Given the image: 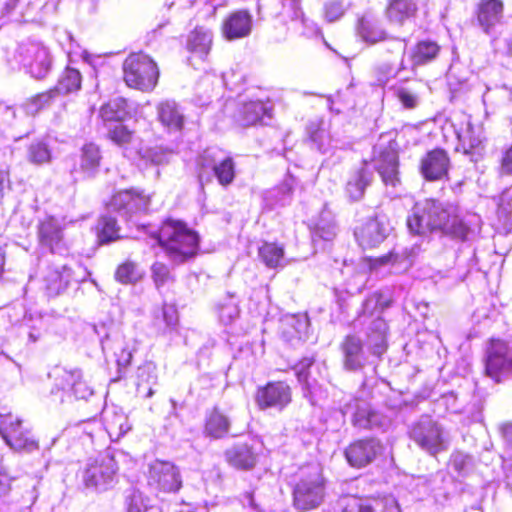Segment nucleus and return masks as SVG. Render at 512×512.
Here are the masks:
<instances>
[{
  "mask_svg": "<svg viewBox=\"0 0 512 512\" xmlns=\"http://www.w3.org/2000/svg\"><path fill=\"white\" fill-rule=\"evenodd\" d=\"M406 223L409 231L414 235L440 233L442 236L461 242L467 240L470 231L456 209L445 206L434 198L417 201Z\"/></svg>",
  "mask_w": 512,
  "mask_h": 512,
  "instance_id": "1",
  "label": "nucleus"
},
{
  "mask_svg": "<svg viewBox=\"0 0 512 512\" xmlns=\"http://www.w3.org/2000/svg\"><path fill=\"white\" fill-rule=\"evenodd\" d=\"M165 254L176 263L194 258L200 250V235L186 222L173 217L165 218L152 234Z\"/></svg>",
  "mask_w": 512,
  "mask_h": 512,
  "instance_id": "2",
  "label": "nucleus"
},
{
  "mask_svg": "<svg viewBox=\"0 0 512 512\" xmlns=\"http://www.w3.org/2000/svg\"><path fill=\"white\" fill-rule=\"evenodd\" d=\"M326 495V479L319 465H304L295 474L293 506L299 511L318 508Z\"/></svg>",
  "mask_w": 512,
  "mask_h": 512,
  "instance_id": "3",
  "label": "nucleus"
},
{
  "mask_svg": "<svg viewBox=\"0 0 512 512\" xmlns=\"http://www.w3.org/2000/svg\"><path fill=\"white\" fill-rule=\"evenodd\" d=\"M160 70L156 61L144 52H132L122 63V78L127 87L151 92L158 84Z\"/></svg>",
  "mask_w": 512,
  "mask_h": 512,
  "instance_id": "4",
  "label": "nucleus"
},
{
  "mask_svg": "<svg viewBox=\"0 0 512 512\" xmlns=\"http://www.w3.org/2000/svg\"><path fill=\"white\" fill-rule=\"evenodd\" d=\"M484 374L495 383L512 375V349L509 343L499 337L487 340L484 355Z\"/></svg>",
  "mask_w": 512,
  "mask_h": 512,
  "instance_id": "5",
  "label": "nucleus"
},
{
  "mask_svg": "<svg viewBox=\"0 0 512 512\" xmlns=\"http://www.w3.org/2000/svg\"><path fill=\"white\" fill-rule=\"evenodd\" d=\"M0 435L15 451L31 452L39 449V442L23 420L12 413L0 414Z\"/></svg>",
  "mask_w": 512,
  "mask_h": 512,
  "instance_id": "6",
  "label": "nucleus"
},
{
  "mask_svg": "<svg viewBox=\"0 0 512 512\" xmlns=\"http://www.w3.org/2000/svg\"><path fill=\"white\" fill-rule=\"evenodd\" d=\"M384 451L385 446L379 438L364 436L350 441L343 454L350 467L363 469L381 458Z\"/></svg>",
  "mask_w": 512,
  "mask_h": 512,
  "instance_id": "7",
  "label": "nucleus"
},
{
  "mask_svg": "<svg viewBox=\"0 0 512 512\" xmlns=\"http://www.w3.org/2000/svg\"><path fill=\"white\" fill-rule=\"evenodd\" d=\"M118 470L115 457L106 454L96 458L86 467L83 473V483L86 488L107 491L117 482Z\"/></svg>",
  "mask_w": 512,
  "mask_h": 512,
  "instance_id": "8",
  "label": "nucleus"
},
{
  "mask_svg": "<svg viewBox=\"0 0 512 512\" xmlns=\"http://www.w3.org/2000/svg\"><path fill=\"white\" fill-rule=\"evenodd\" d=\"M374 169L385 186L397 187L401 183L399 148L396 140L375 149L371 157Z\"/></svg>",
  "mask_w": 512,
  "mask_h": 512,
  "instance_id": "9",
  "label": "nucleus"
},
{
  "mask_svg": "<svg viewBox=\"0 0 512 512\" xmlns=\"http://www.w3.org/2000/svg\"><path fill=\"white\" fill-rule=\"evenodd\" d=\"M409 436L430 455L435 456L446 449L442 428L430 416H423L413 423L410 427Z\"/></svg>",
  "mask_w": 512,
  "mask_h": 512,
  "instance_id": "10",
  "label": "nucleus"
},
{
  "mask_svg": "<svg viewBox=\"0 0 512 512\" xmlns=\"http://www.w3.org/2000/svg\"><path fill=\"white\" fill-rule=\"evenodd\" d=\"M254 399L260 410H283L292 402V388L284 380H271L256 388Z\"/></svg>",
  "mask_w": 512,
  "mask_h": 512,
  "instance_id": "11",
  "label": "nucleus"
},
{
  "mask_svg": "<svg viewBox=\"0 0 512 512\" xmlns=\"http://www.w3.org/2000/svg\"><path fill=\"white\" fill-rule=\"evenodd\" d=\"M148 198L143 191L130 188L114 191L104 201V207L122 217L130 218L132 215L145 210Z\"/></svg>",
  "mask_w": 512,
  "mask_h": 512,
  "instance_id": "12",
  "label": "nucleus"
},
{
  "mask_svg": "<svg viewBox=\"0 0 512 512\" xmlns=\"http://www.w3.org/2000/svg\"><path fill=\"white\" fill-rule=\"evenodd\" d=\"M451 158L447 150L434 147L426 151L419 160L418 171L427 182L449 180Z\"/></svg>",
  "mask_w": 512,
  "mask_h": 512,
  "instance_id": "13",
  "label": "nucleus"
},
{
  "mask_svg": "<svg viewBox=\"0 0 512 512\" xmlns=\"http://www.w3.org/2000/svg\"><path fill=\"white\" fill-rule=\"evenodd\" d=\"M391 230L389 219L384 214L367 217L354 230L357 243L363 249H372L380 245Z\"/></svg>",
  "mask_w": 512,
  "mask_h": 512,
  "instance_id": "14",
  "label": "nucleus"
},
{
  "mask_svg": "<svg viewBox=\"0 0 512 512\" xmlns=\"http://www.w3.org/2000/svg\"><path fill=\"white\" fill-rule=\"evenodd\" d=\"M147 479L149 485L165 493L177 492L182 486L179 469L169 461H153L149 465Z\"/></svg>",
  "mask_w": 512,
  "mask_h": 512,
  "instance_id": "15",
  "label": "nucleus"
},
{
  "mask_svg": "<svg viewBox=\"0 0 512 512\" xmlns=\"http://www.w3.org/2000/svg\"><path fill=\"white\" fill-rule=\"evenodd\" d=\"M36 234L38 244L52 254L67 249L64 227L52 216L38 222Z\"/></svg>",
  "mask_w": 512,
  "mask_h": 512,
  "instance_id": "16",
  "label": "nucleus"
},
{
  "mask_svg": "<svg viewBox=\"0 0 512 512\" xmlns=\"http://www.w3.org/2000/svg\"><path fill=\"white\" fill-rule=\"evenodd\" d=\"M21 62L32 77H45L51 67V58L46 47L39 43H29L21 48Z\"/></svg>",
  "mask_w": 512,
  "mask_h": 512,
  "instance_id": "17",
  "label": "nucleus"
},
{
  "mask_svg": "<svg viewBox=\"0 0 512 512\" xmlns=\"http://www.w3.org/2000/svg\"><path fill=\"white\" fill-rule=\"evenodd\" d=\"M363 340L355 333H349L343 337L339 344L342 355V365L347 371L362 370L367 363Z\"/></svg>",
  "mask_w": 512,
  "mask_h": 512,
  "instance_id": "18",
  "label": "nucleus"
},
{
  "mask_svg": "<svg viewBox=\"0 0 512 512\" xmlns=\"http://www.w3.org/2000/svg\"><path fill=\"white\" fill-rule=\"evenodd\" d=\"M503 0H479L474 7L473 16L481 30L489 34L504 19Z\"/></svg>",
  "mask_w": 512,
  "mask_h": 512,
  "instance_id": "19",
  "label": "nucleus"
},
{
  "mask_svg": "<svg viewBox=\"0 0 512 512\" xmlns=\"http://www.w3.org/2000/svg\"><path fill=\"white\" fill-rule=\"evenodd\" d=\"M253 17L247 9L230 12L222 21L220 32L224 39L234 41L251 34Z\"/></svg>",
  "mask_w": 512,
  "mask_h": 512,
  "instance_id": "20",
  "label": "nucleus"
},
{
  "mask_svg": "<svg viewBox=\"0 0 512 512\" xmlns=\"http://www.w3.org/2000/svg\"><path fill=\"white\" fill-rule=\"evenodd\" d=\"M235 121L243 127L265 125L273 117V109L261 100L242 103L235 112Z\"/></svg>",
  "mask_w": 512,
  "mask_h": 512,
  "instance_id": "21",
  "label": "nucleus"
},
{
  "mask_svg": "<svg viewBox=\"0 0 512 512\" xmlns=\"http://www.w3.org/2000/svg\"><path fill=\"white\" fill-rule=\"evenodd\" d=\"M232 421L224 409L214 405L205 413L202 433L212 440H219L227 437L230 433Z\"/></svg>",
  "mask_w": 512,
  "mask_h": 512,
  "instance_id": "22",
  "label": "nucleus"
},
{
  "mask_svg": "<svg viewBox=\"0 0 512 512\" xmlns=\"http://www.w3.org/2000/svg\"><path fill=\"white\" fill-rule=\"evenodd\" d=\"M224 458L232 468L240 471H250L257 465L258 454L253 445L247 442H239L224 451Z\"/></svg>",
  "mask_w": 512,
  "mask_h": 512,
  "instance_id": "23",
  "label": "nucleus"
},
{
  "mask_svg": "<svg viewBox=\"0 0 512 512\" xmlns=\"http://www.w3.org/2000/svg\"><path fill=\"white\" fill-rule=\"evenodd\" d=\"M417 12L416 0H388L385 8V15L389 22L400 26L416 17Z\"/></svg>",
  "mask_w": 512,
  "mask_h": 512,
  "instance_id": "24",
  "label": "nucleus"
},
{
  "mask_svg": "<svg viewBox=\"0 0 512 512\" xmlns=\"http://www.w3.org/2000/svg\"><path fill=\"white\" fill-rule=\"evenodd\" d=\"M441 53L440 44L431 39L417 41L411 49L410 61L413 66H425L435 61Z\"/></svg>",
  "mask_w": 512,
  "mask_h": 512,
  "instance_id": "25",
  "label": "nucleus"
},
{
  "mask_svg": "<svg viewBox=\"0 0 512 512\" xmlns=\"http://www.w3.org/2000/svg\"><path fill=\"white\" fill-rule=\"evenodd\" d=\"M56 386L63 391L72 392L78 398H84L88 392L87 382L81 370H63L56 378Z\"/></svg>",
  "mask_w": 512,
  "mask_h": 512,
  "instance_id": "26",
  "label": "nucleus"
},
{
  "mask_svg": "<svg viewBox=\"0 0 512 512\" xmlns=\"http://www.w3.org/2000/svg\"><path fill=\"white\" fill-rule=\"evenodd\" d=\"M157 117L160 123L169 131L180 132L184 127V115L173 101L160 102L157 106Z\"/></svg>",
  "mask_w": 512,
  "mask_h": 512,
  "instance_id": "27",
  "label": "nucleus"
},
{
  "mask_svg": "<svg viewBox=\"0 0 512 512\" xmlns=\"http://www.w3.org/2000/svg\"><path fill=\"white\" fill-rule=\"evenodd\" d=\"M102 160L103 155L98 144L94 142L83 144L80 149L79 167L85 175L94 176L98 172Z\"/></svg>",
  "mask_w": 512,
  "mask_h": 512,
  "instance_id": "28",
  "label": "nucleus"
},
{
  "mask_svg": "<svg viewBox=\"0 0 512 512\" xmlns=\"http://www.w3.org/2000/svg\"><path fill=\"white\" fill-rule=\"evenodd\" d=\"M351 423L360 430H372L382 426V417L369 404H357Z\"/></svg>",
  "mask_w": 512,
  "mask_h": 512,
  "instance_id": "29",
  "label": "nucleus"
},
{
  "mask_svg": "<svg viewBox=\"0 0 512 512\" xmlns=\"http://www.w3.org/2000/svg\"><path fill=\"white\" fill-rule=\"evenodd\" d=\"M257 252L260 261L269 269L279 268L285 257L284 245L276 241H262Z\"/></svg>",
  "mask_w": 512,
  "mask_h": 512,
  "instance_id": "30",
  "label": "nucleus"
},
{
  "mask_svg": "<svg viewBox=\"0 0 512 512\" xmlns=\"http://www.w3.org/2000/svg\"><path fill=\"white\" fill-rule=\"evenodd\" d=\"M117 220L109 215L100 216L95 225V234L99 245H107L121 239Z\"/></svg>",
  "mask_w": 512,
  "mask_h": 512,
  "instance_id": "31",
  "label": "nucleus"
},
{
  "mask_svg": "<svg viewBox=\"0 0 512 512\" xmlns=\"http://www.w3.org/2000/svg\"><path fill=\"white\" fill-rule=\"evenodd\" d=\"M127 100L116 97L104 103L99 109V117L103 122H121L128 115Z\"/></svg>",
  "mask_w": 512,
  "mask_h": 512,
  "instance_id": "32",
  "label": "nucleus"
},
{
  "mask_svg": "<svg viewBox=\"0 0 512 512\" xmlns=\"http://www.w3.org/2000/svg\"><path fill=\"white\" fill-rule=\"evenodd\" d=\"M371 181V175L365 169H358L346 184L347 197L353 202L361 200Z\"/></svg>",
  "mask_w": 512,
  "mask_h": 512,
  "instance_id": "33",
  "label": "nucleus"
},
{
  "mask_svg": "<svg viewBox=\"0 0 512 512\" xmlns=\"http://www.w3.org/2000/svg\"><path fill=\"white\" fill-rule=\"evenodd\" d=\"M212 46L211 32L202 26H196L189 34L187 48L189 51L207 55Z\"/></svg>",
  "mask_w": 512,
  "mask_h": 512,
  "instance_id": "34",
  "label": "nucleus"
},
{
  "mask_svg": "<svg viewBox=\"0 0 512 512\" xmlns=\"http://www.w3.org/2000/svg\"><path fill=\"white\" fill-rule=\"evenodd\" d=\"M82 76L80 72L72 67H66L55 85L59 95L69 94L81 88Z\"/></svg>",
  "mask_w": 512,
  "mask_h": 512,
  "instance_id": "35",
  "label": "nucleus"
},
{
  "mask_svg": "<svg viewBox=\"0 0 512 512\" xmlns=\"http://www.w3.org/2000/svg\"><path fill=\"white\" fill-rule=\"evenodd\" d=\"M143 277V272L135 261L127 259L120 263L114 273L117 282L128 285L135 284Z\"/></svg>",
  "mask_w": 512,
  "mask_h": 512,
  "instance_id": "36",
  "label": "nucleus"
},
{
  "mask_svg": "<svg viewBox=\"0 0 512 512\" xmlns=\"http://www.w3.org/2000/svg\"><path fill=\"white\" fill-rule=\"evenodd\" d=\"M45 291L48 296L56 297L63 293L69 286V275L57 269L51 270L44 278Z\"/></svg>",
  "mask_w": 512,
  "mask_h": 512,
  "instance_id": "37",
  "label": "nucleus"
},
{
  "mask_svg": "<svg viewBox=\"0 0 512 512\" xmlns=\"http://www.w3.org/2000/svg\"><path fill=\"white\" fill-rule=\"evenodd\" d=\"M59 94L55 88L37 93L27 99L26 105L28 109L36 114L42 110L51 107L57 100Z\"/></svg>",
  "mask_w": 512,
  "mask_h": 512,
  "instance_id": "38",
  "label": "nucleus"
},
{
  "mask_svg": "<svg viewBox=\"0 0 512 512\" xmlns=\"http://www.w3.org/2000/svg\"><path fill=\"white\" fill-rule=\"evenodd\" d=\"M213 173L218 183L227 187L233 183L236 177L235 162L231 156L221 160L213 166Z\"/></svg>",
  "mask_w": 512,
  "mask_h": 512,
  "instance_id": "39",
  "label": "nucleus"
},
{
  "mask_svg": "<svg viewBox=\"0 0 512 512\" xmlns=\"http://www.w3.org/2000/svg\"><path fill=\"white\" fill-rule=\"evenodd\" d=\"M27 159L34 165L48 164L52 160V152L43 140L32 142L27 148Z\"/></svg>",
  "mask_w": 512,
  "mask_h": 512,
  "instance_id": "40",
  "label": "nucleus"
},
{
  "mask_svg": "<svg viewBox=\"0 0 512 512\" xmlns=\"http://www.w3.org/2000/svg\"><path fill=\"white\" fill-rule=\"evenodd\" d=\"M134 134V130L123 123H118L108 129L106 137L119 147H127L132 143Z\"/></svg>",
  "mask_w": 512,
  "mask_h": 512,
  "instance_id": "41",
  "label": "nucleus"
},
{
  "mask_svg": "<svg viewBox=\"0 0 512 512\" xmlns=\"http://www.w3.org/2000/svg\"><path fill=\"white\" fill-rule=\"evenodd\" d=\"M152 280L157 289L164 286L167 282L173 281L174 278L170 273L169 267L162 262H154L151 266Z\"/></svg>",
  "mask_w": 512,
  "mask_h": 512,
  "instance_id": "42",
  "label": "nucleus"
},
{
  "mask_svg": "<svg viewBox=\"0 0 512 512\" xmlns=\"http://www.w3.org/2000/svg\"><path fill=\"white\" fill-rule=\"evenodd\" d=\"M384 505V500L380 498L363 499L355 498L354 503L350 506L356 512H379Z\"/></svg>",
  "mask_w": 512,
  "mask_h": 512,
  "instance_id": "43",
  "label": "nucleus"
},
{
  "mask_svg": "<svg viewBox=\"0 0 512 512\" xmlns=\"http://www.w3.org/2000/svg\"><path fill=\"white\" fill-rule=\"evenodd\" d=\"M400 260V254L394 250H391L388 253L378 257H369L367 259V263L371 269H377L386 265H395L399 263Z\"/></svg>",
  "mask_w": 512,
  "mask_h": 512,
  "instance_id": "44",
  "label": "nucleus"
},
{
  "mask_svg": "<svg viewBox=\"0 0 512 512\" xmlns=\"http://www.w3.org/2000/svg\"><path fill=\"white\" fill-rule=\"evenodd\" d=\"M499 174L501 176L512 175V143L501 153V157L499 159Z\"/></svg>",
  "mask_w": 512,
  "mask_h": 512,
  "instance_id": "45",
  "label": "nucleus"
},
{
  "mask_svg": "<svg viewBox=\"0 0 512 512\" xmlns=\"http://www.w3.org/2000/svg\"><path fill=\"white\" fill-rule=\"evenodd\" d=\"M314 362L315 359L313 357H303L293 366L299 381H306L308 379L309 370Z\"/></svg>",
  "mask_w": 512,
  "mask_h": 512,
  "instance_id": "46",
  "label": "nucleus"
},
{
  "mask_svg": "<svg viewBox=\"0 0 512 512\" xmlns=\"http://www.w3.org/2000/svg\"><path fill=\"white\" fill-rule=\"evenodd\" d=\"M498 433L508 448L512 449V421H503L498 425Z\"/></svg>",
  "mask_w": 512,
  "mask_h": 512,
  "instance_id": "47",
  "label": "nucleus"
},
{
  "mask_svg": "<svg viewBox=\"0 0 512 512\" xmlns=\"http://www.w3.org/2000/svg\"><path fill=\"white\" fill-rule=\"evenodd\" d=\"M449 461L458 473H462L467 466L468 456L460 451H455L451 454Z\"/></svg>",
  "mask_w": 512,
  "mask_h": 512,
  "instance_id": "48",
  "label": "nucleus"
},
{
  "mask_svg": "<svg viewBox=\"0 0 512 512\" xmlns=\"http://www.w3.org/2000/svg\"><path fill=\"white\" fill-rule=\"evenodd\" d=\"M397 98L401 104L407 109H413L416 107V98L408 90L400 89L397 92Z\"/></svg>",
  "mask_w": 512,
  "mask_h": 512,
  "instance_id": "49",
  "label": "nucleus"
},
{
  "mask_svg": "<svg viewBox=\"0 0 512 512\" xmlns=\"http://www.w3.org/2000/svg\"><path fill=\"white\" fill-rule=\"evenodd\" d=\"M163 318L168 326L175 327L178 323L177 309L172 305H164Z\"/></svg>",
  "mask_w": 512,
  "mask_h": 512,
  "instance_id": "50",
  "label": "nucleus"
},
{
  "mask_svg": "<svg viewBox=\"0 0 512 512\" xmlns=\"http://www.w3.org/2000/svg\"><path fill=\"white\" fill-rule=\"evenodd\" d=\"M147 509L144 498L140 494H134L130 497L128 512H146Z\"/></svg>",
  "mask_w": 512,
  "mask_h": 512,
  "instance_id": "51",
  "label": "nucleus"
},
{
  "mask_svg": "<svg viewBox=\"0 0 512 512\" xmlns=\"http://www.w3.org/2000/svg\"><path fill=\"white\" fill-rule=\"evenodd\" d=\"M115 356L119 367H126L131 363L132 353L126 347H121L118 351H116Z\"/></svg>",
  "mask_w": 512,
  "mask_h": 512,
  "instance_id": "52",
  "label": "nucleus"
},
{
  "mask_svg": "<svg viewBox=\"0 0 512 512\" xmlns=\"http://www.w3.org/2000/svg\"><path fill=\"white\" fill-rule=\"evenodd\" d=\"M374 297L376 299L377 306L381 310H384V309L390 307L391 304H392V299L384 298V295L382 293H380V292H375L374 293Z\"/></svg>",
  "mask_w": 512,
  "mask_h": 512,
  "instance_id": "53",
  "label": "nucleus"
},
{
  "mask_svg": "<svg viewBox=\"0 0 512 512\" xmlns=\"http://www.w3.org/2000/svg\"><path fill=\"white\" fill-rule=\"evenodd\" d=\"M9 181V172L5 169L0 168V202L2 201L4 196L5 186L6 184L9 183Z\"/></svg>",
  "mask_w": 512,
  "mask_h": 512,
  "instance_id": "54",
  "label": "nucleus"
},
{
  "mask_svg": "<svg viewBox=\"0 0 512 512\" xmlns=\"http://www.w3.org/2000/svg\"><path fill=\"white\" fill-rule=\"evenodd\" d=\"M376 322L378 323V325L375 328V332L383 340L385 338L387 331L386 322L382 317H378L376 319Z\"/></svg>",
  "mask_w": 512,
  "mask_h": 512,
  "instance_id": "55",
  "label": "nucleus"
},
{
  "mask_svg": "<svg viewBox=\"0 0 512 512\" xmlns=\"http://www.w3.org/2000/svg\"><path fill=\"white\" fill-rule=\"evenodd\" d=\"M10 487L9 477L5 473L0 472V495L9 491Z\"/></svg>",
  "mask_w": 512,
  "mask_h": 512,
  "instance_id": "56",
  "label": "nucleus"
},
{
  "mask_svg": "<svg viewBox=\"0 0 512 512\" xmlns=\"http://www.w3.org/2000/svg\"><path fill=\"white\" fill-rule=\"evenodd\" d=\"M244 497L247 499L249 506L253 508H257V504L255 503V497L253 491H248L244 494Z\"/></svg>",
  "mask_w": 512,
  "mask_h": 512,
  "instance_id": "57",
  "label": "nucleus"
},
{
  "mask_svg": "<svg viewBox=\"0 0 512 512\" xmlns=\"http://www.w3.org/2000/svg\"><path fill=\"white\" fill-rule=\"evenodd\" d=\"M4 264H5V255L0 251V276L2 275L4 271Z\"/></svg>",
  "mask_w": 512,
  "mask_h": 512,
  "instance_id": "58",
  "label": "nucleus"
},
{
  "mask_svg": "<svg viewBox=\"0 0 512 512\" xmlns=\"http://www.w3.org/2000/svg\"><path fill=\"white\" fill-rule=\"evenodd\" d=\"M480 143H481V141H480V140H478V139H476V140H475V143H471V144H470V147H471V148H473V147L479 146V145H480Z\"/></svg>",
  "mask_w": 512,
  "mask_h": 512,
  "instance_id": "59",
  "label": "nucleus"
}]
</instances>
